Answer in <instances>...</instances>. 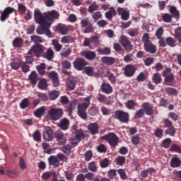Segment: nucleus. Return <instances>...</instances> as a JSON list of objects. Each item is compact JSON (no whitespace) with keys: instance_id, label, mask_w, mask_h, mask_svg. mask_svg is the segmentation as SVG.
Returning <instances> with one entry per match:
<instances>
[{"instance_id":"nucleus-1","label":"nucleus","mask_w":181,"mask_h":181,"mask_svg":"<svg viewBox=\"0 0 181 181\" xmlns=\"http://www.w3.org/2000/svg\"><path fill=\"white\" fill-rule=\"evenodd\" d=\"M34 19L35 23L40 25L36 29V33L37 35H45L48 37H52V32L49 30L52 23L46 21L45 18H42V12L39 8H35L34 11Z\"/></svg>"},{"instance_id":"nucleus-2","label":"nucleus","mask_w":181,"mask_h":181,"mask_svg":"<svg viewBox=\"0 0 181 181\" xmlns=\"http://www.w3.org/2000/svg\"><path fill=\"white\" fill-rule=\"evenodd\" d=\"M91 100V97L88 96L85 98V101L86 103H79L78 105V115L82 119H87V108L90 107V100Z\"/></svg>"},{"instance_id":"nucleus-3","label":"nucleus","mask_w":181,"mask_h":181,"mask_svg":"<svg viewBox=\"0 0 181 181\" xmlns=\"http://www.w3.org/2000/svg\"><path fill=\"white\" fill-rule=\"evenodd\" d=\"M102 141H107L112 148H115L119 142V138L113 132L108 133L100 137Z\"/></svg>"},{"instance_id":"nucleus-4","label":"nucleus","mask_w":181,"mask_h":181,"mask_svg":"<svg viewBox=\"0 0 181 181\" xmlns=\"http://www.w3.org/2000/svg\"><path fill=\"white\" fill-rule=\"evenodd\" d=\"M114 118L118 119L122 124H128V122H129V113L121 110H117L115 112Z\"/></svg>"},{"instance_id":"nucleus-5","label":"nucleus","mask_w":181,"mask_h":181,"mask_svg":"<svg viewBox=\"0 0 181 181\" xmlns=\"http://www.w3.org/2000/svg\"><path fill=\"white\" fill-rule=\"evenodd\" d=\"M63 109L52 107L48 111V115L52 121H59L63 117Z\"/></svg>"},{"instance_id":"nucleus-6","label":"nucleus","mask_w":181,"mask_h":181,"mask_svg":"<svg viewBox=\"0 0 181 181\" xmlns=\"http://www.w3.org/2000/svg\"><path fill=\"white\" fill-rule=\"evenodd\" d=\"M45 49L46 47H45V46L39 43H35L31 47L30 52H31V53H33L35 57H41L42 54L45 53Z\"/></svg>"},{"instance_id":"nucleus-7","label":"nucleus","mask_w":181,"mask_h":181,"mask_svg":"<svg viewBox=\"0 0 181 181\" xmlns=\"http://www.w3.org/2000/svg\"><path fill=\"white\" fill-rule=\"evenodd\" d=\"M119 42L122 46H123L126 52H131L134 48V45H132L131 41L129 40L125 35H122Z\"/></svg>"},{"instance_id":"nucleus-8","label":"nucleus","mask_w":181,"mask_h":181,"mask_svg":"<svg viewBox=\"0 0 181 181\" xmlns=\"http://www.w3.org/2000/svg\"><path fill=\"white\" fill-rule=\"evenodd\" d=\"M60 15L56 10H52L48 12L45 16H43L41 13V18L45 19L46 22H52L53 19H57Z\"/></svg>"},{"instance_id":"nucleus-9","label":"nucleus","mask_w":181,"mask_h":181,"mask_svg":"<svg viewBox=\"0 0 181 181\" xmlns=\"http://www.w3.org/2000/svg\"><path fill=\"white\" fill-rule=\"evenodd\" d=\"M53 129L50 128V127H47L45 128L42 132V138L45 142H50V141H53Z\"/></svg>"},{"instance_id":"nucleus-10","label":"nucleus","mask_w":181,"mask_h":181,"mask_svg":"<svg viewBox=\"0 0 181 181\" xmlns=\"http://www.w3.org/2000/svg\"><path fill=\"white\" fill-rule=\"evenodd\" d=\"M74 69L78 71H81L87 66V62L84 59L77 58L73 63Z\"/></svg>"},{"instance_id":"nucleus-11","label":"nucleus","mask_w":181,"mask_h":181,"mask_svg":"<svg viewBox=\"0 0 181 181\" xmlns=\"http://www.w3.org/2000/svg\"><path fill=\"white\" fill-rule=\"evenodd\" d=\"M54 137L58 141L59 145H64V144L67 142V137L65 136L64 133L60 130H57L54 132Z\"/></svg>"},{"instance_id":"nucleus-12","label":"nucleus","mask_w":181,"mask_h":181,"mask_svg":"<svg viewBox=\"0 0 181 181\" xmlns=\"http://www.w3.org/2000/svg\"><path fill=\"white\" fill-rule=\"evenodd\" d=\"M144 50L147 53L155 54V53H156L157 47L155 44H152V41H147L146 42H144Z\"/></svg>"},{"instance_id":"nucleus-13","label":"nucleus","mask_w":181,"mask_h":181,"mask_svg":"<svg viewBox=\"0 0 181 181\" xmlns=\"http://www.w3.org/2000/svg\"><path fill=\"white\" fill-rule=\"evenodd\" d=\"M135 71H136V69L132 64H127L124 69V74L126 77H133Z\"/></svg>"},{"instance_id":"nucleus-14","label":"nucleus","mask_w":181,"mask_h":181,"mask_svg":"<svg viewBox=\"0 0 181 181\" xmlns=\"http://www.w3.org/2000/svg\"><path fill=\"white\" fill-rule=\"evenodd\" d=\"M13 11H15V9L12 7H7L4 8L0 16L1 21L5 22L9 18L11 13H13Z\"/></svg>"},{"instance_id":"nucleus-15","label":"nucleus","mask_w":181,"mask_h":181,"mask_svg":"<svg viewBox=\"0 0 181 181\" xmlns=\"http://www.w3.org/2000/svg\"><path fill=\"white\" fill-rule=\"evenodd\" d=\"M88 132L79 129L75 134V138L78 142H81V139H88Z\"/></svg>"},{"instance_id":"nucleus-16","label":"nucleus","mask_w":181,"mask_h":181,"mask_svg":"<svg viewBox=\"0 0 181 181\" xmlns=\"http://www.w3.org/2000/svg\"><path fill=\"white\" fill-rule=\"evenodd\" d=\"M58 127H59L62 131H67V129L70 128V120L66 117L62 119Z\"/></svg>"},{"instance_id":"nucleus-17","label":"nucleus","mask_w":181,"mask_h":181,"mask_svg":"<svg viewBox=\"0 0 181 181\" xmlns=\"http://www.w3.org/2000/svg\"><path fill=\"white\" fill-rule=\"evenodd\" d=\"M88 129L92 135H95V134H98V131H100V126L97 122L90 123L88 126Z\"/></svg>"},{"instance_id":"nucleus-18","label":"nucleus","mask_w":181,"mask_h":181,"mask_svg":"<svg viewBox=\"0 0 181 181\" xmlns=\"http://www.w3.org/2000/svg\"><path fill=\"white\" fill-rule=\"evenodd\" d=\"M142 106L144 108L146 115H153V106L151 103L145 102Z\"/></svg>"},{"instance_id":"nucleus-19","label":"nucleus","mask_w":181,"mask_h":181,"mask_svg":"<svg viewBox=\"0 0 181 181\" xmlns=\"http://www.w3.org/2000/svg\"><path fill=\"white\" fill-rule=\"evenodd\" d=\"M28 78L30 80V84L36 86V84L37 83V81L39 80V76L37 75V73L35 72V71H33L29 75Z\"/></svg>"},{"instance_id":"nucleus-20","label":"nucleus","mask_w":181,"mask_h":181,"mask_svg":"<svg viewBox=\"0 0 181 181\" xmlns=\"http://www.w3.org/2000/svg\"><path fill=\"white\" fill-rule=\"evenodd\" d=\"M100 88L103 91V93H105V94H111L112 93V86L110 85V83H103Z\"/></svg>"},{"instance_id":"nucleus-21","label":"nucleus","mask_w":181,"mask_h":181,"mask_svg":"<svg viewBox=\"0 0 181 181\" xmlns=\"http://www.w3.org/2000/svg\"><path fill=\"white\" fill-rule=\"evenodd\" d=\"M170 165L171 168H180L181 166V160L177 156H174L171 158Z\"/></svg>"},{"instance_id":"nucleus-22","label":"nucleus","mask_w":181,"mask_h":181,"mask_svg":"<svg viewBox=\"0 0 181 181\" xmlns=\"http://www.w3.org/2000/svg\"><path fill=\"white\" fill-rule=\"evenodd\" d=\"M102 63L107 64V66H112L115 63V58L112 57H103L101 58Z\"/></svg>"},{"instance_id":"nucleus-23","label":"nucleus","mask_w":181,"mask_h":181,"mask_svg":"<svg viewBox=\"0 0 181 181\" xmlns=\"http://www.w3.org/2000/svg\"><path fill=\"white\" fill-rule=\"evenodd\" d=\"M48 162L49 164L51 165V166H54V168H59V159L57 157L54 156H51L48 158Z\"/></svg>"},{"instance_id":"nucleus-24","label":"nucleus","mask_w":181,"mask_h":181,"mask_svg":"<svg viewBox=\"0 0 181 181\" xmlns=\"http://www.w3.org/2000/svg\"><path fill=\"white\" fill-rule=\"evenodd\" d=\"M117 11L114 7H110V10L105 13V16L109 21H112V17L116 16Z\"/></svg>"},{"instance_id":"nucleus-25","label":"nucleus","mask_w":181,"mask_h":181,"mask_svg":"<svg viewBox=\"0 0 181 181\" xmlns=\"http://www.w3.org/2000/svg\"><path fill=\"white\" fill-rule=\"evenodd\" d=\"M165 77L164 81L166 86H173L175 84V75L173 74H170Z\"/></svg>"},{"instance_id":"nucleus-26","label":"nucleus","mask_w":181,"mask_h":181,"mask_svg":"<svg viewBox=\"0 0 181 181\" xmlns=\"http://www.w3.org/2000/svg\"><path fill=\"white\" fill-rule=\"evenodd\" d=\"M82 53L88 60H93V59H95V56H97L94 51H83Z\"/></svg>"},{"instance_id":"nucleus-27","label":"nucleus","mask_w":181,"mask_h":181,"mask_svg":"<svg viewBox=\"0 0 181 181\" xmlns=\"http://www.w3.org/2000/svg\"><path fill=\"white\" fill-rule=\"evenodd\" d=\"M57 30H58L61 35H67V33H69V27L66 25H58L57 26Z\"/></svg>"},{"instance_id":"nucleus-28","label":"nucleus","mask_w":181,"mask_h":181,"mask_svg":"<svg viewBox=\"0 0 181 181\" xmlns=\"http://www.w3.org/2000/svg\"><path fill=\"white\" fill-rule=\"evenodd\" d=\"M10 66L13 70H18V69L22 66V61L19 59H14L11 62Z\"/></svg>"},{"instance_id":"nucleus-29","label":"nucleus","mask_w":181,"mask_h":181,"mask_svg":"<svg viewBox=\"0 0 181 181\" xmlns=\"http://www.w3.org/2000/svg\"><path fill=\"white\" fill-rule=\"evenodd\" d=\"M48 95L50 101H53L59 98V95H60V92L59 90H54L52 91H49L48 93Z\"/></svg>"},{"instance_id":"nucleus-30","label":"nucleus","mask_w":181,"mask_h":181,"mask_svg":"<svg viewBox=\"0 0 181 181\" xmlns=\"http://www.w3.org/2000/svg\"><path fill=\"white\" fill-rule=\"evenodd\" d=\"M76 86H77V81L75 79H69L66 81V87L70 90V91L74 90V88H76Z\"/></svg>"},{"instance_id":"nucleus-31","label":"nucleus","mask_w":181,"mask_h":181,"mask_svg":"<svg viewBox=\"0 0 181 181\" xmlns=\"http://www.w3.org/2000/svg\"><path fill=\"white\" fill-rule=\"evenodd\" d=\"M88 165V168L90 172L95 173V172L98 170V165H97V161H91Z\"/></svg>"},{"instance_id":"nucleus-32","label":"nucleus","mask_w":181,"mask_h":181,"mask_svg":"<svg viewBox=\"0 0 181 181\" xmlns=\"http://www.w3.org/2000/svg\"><path fill=\"white\" fill-rule=\"evenodd\" d=\"M45 111H46L45 106H42L35 110L34 115L36 118H42V116L45 114Z\"/></svg>"},{"instance_id":"nucleus-33","label":"nucleus","mask_w":181,"mask_h":181,"mask_svg":"<svg viewBox=\"0 0 181 181\" xmlns=\"http://www.w3.org/2000/svg\"><path fill=\"white\" fill-rule=\"evenodd\" d=\"M170 13L172 15L171 16L173 18H175L176 19L179 18L180 16V13L175 6H173L170 8Z\"/></svg>"},{"instance_id":"nucleus-34","label":"nucleus","mask_w":181,"mask_h":181,"mask_svg":"<svg viewBox=\"0 0 181 181\" xmlns=\"http://www.w3.org/2000/svg\"><path fill=\"white\" fill-rule=\"evenodd\" d=\"M74 37H71V35H65L62 37L61 42L64 43V45L69 43H74Z\"/></svg>"},{"instance_id":"nucleus-35","label":"nucleus","mask_w":181,"mask_h":181,"mask_svg":"<svg viewBox=\"0 0 181 181\" xmlns=\"http://www.w3.org/2000/svg\"><path fill=\"white\" fill-rule=\"evenodd\" d=\"M6 175L9 176V177H11L12 179L15 177H18L19 175V170H8L6 171Z\"/></svg>"},{"instance_id":"nucleus-36","label":"nucleus","mask_w":181,"mask_h":181,"mask_svg":"<svg viewBox=\"0 0 181 181\" xmlns=\"http://www.w3.org/2000/svg\"><path fill=\"white\" fill-rule=\"evenodd\" d=\"M22 45H23V39L19 37H16L13 40V46L14 47H21Z\"/></svg>"},{"instance_id":"nucleus-37","label":"nucleus","mask_w":181,"mask_h":181,"mask_svg":"<svg viewBox=\"0 0 181 181\" xmlns=\"http://www.w3.org/2000/svg\"><path fill=\"white\" fill-rule=\"evenodd\" d=\"M165 134L166 135H170V136H175V135H176V129L173 126L168 127L165 131Z\"/></svg>"},{"instance_id":"nucleus-38","label":"nucleus","mask_w":181,"mask_h":181,"mask_svg":"<svg viewBox=\"0 0 181 181\" xmlns=\"http://www.w3.org/2000/svg\"><path fill=\"white\" fill-rule=\"evenodd\" d=\"M165 42L168 46H170V47H176V40L173 39L172 37H168L165 39Z\"/></svg>"},{"instance_id":"nucleus-39","label":"nucleus","mask_w":181,"mask_h":181,"mask_svg":"<svg viewBox=\"0 0 181 181\" xmlns=\"http://www.w3.org/2000/svg\"><path fill=\"white\" fill-rule=\"evenodd\" d=\"M83 73L87 74L89 77H92V76H94V68L91 66H85L83 69Z\"/></svg>"},{"instance_id":"nucleus-40","label":"nucleus","mask_w":181,"mask_h":181,"mask_svg":"<svg viewBox=\"0 0 181 181\" xmlns=\"http://www.w3.org/2000/svg\"><path fill=\"white\" fill-rule=\"evenodd\" d=\"M98 54L106 55L111 54V49L108 47L98 49Z\"/></svg>"},{"instance_id":"nucleus-41","label":"nucleus","mask_w":181,"mask_h":181,"mask_svg":"<svg viewBox=\"0 0 181 181\" xmlns=\"http://www.w3.org/2000/svg\"><path fill=\"white\" fill-rule=\"evenodd\" d=\"M29 105H30V103L29 102L28 98H24L20 103V108H21V110H25V108H28Z\"/></svg>"},{"instance_id":"nucleus-42","label":"nucleus","mask_w":181,"mask_h":181,"mask_svg":"<svg viewBox=\"0 0 181 181\" xmlns=\"http://www.w3.org/2000/svg\"><path fill=\"white\" fill-rule=\"evenodd\" d=\"M52 45L54 46V49L56 52H60L62 50V49L63 48V45H62V44L59 43V40H53Z\"/></svg>"},{"instance_id":"nucleus-43","label":"nucleus","mask_w":181,"mask_h":181,"mask_svg":"<svg viewBox=\"0 0 181 181\" xmlns=\"http://www.w3.org/2000/svg\"><path fill=\"white\" fill-rule=\"evenodd\" d=\"M54 57V52L52 49H48L46 53L44 54V57L47 60H52Z\"/></svg>"},{"instance_id":"nucleus-44","label":"nucleus","mask_w":181,"mask_h":181,"mask_svg":"<svg viewBox=\"0 0 181 181\" xmlns=\"http://www.w3.org/2000/svg\"><path fill=\"white\" fill-rule=\"evenodd\" d=\"M153 81L156 84H160V83H162V76H160V74L159 73L154 74L153 76Z\"/></svg>"},{"instance_id":"nucleus-45","label":"nucleus","mask_w":181,"mask_h":181,"mask_svg":"<svg viewBox=\"0 0 181 181\" xmlns=\"http://www.w3.org/2000/svg\"><path fill=\"white\" fill-rule=\"evenodd\" d=\"M165 92L168 95H176V94H177V90H176V88H169V87L165 88Z\"/></svg>"},{"instance_id":"nucleus-46","label":"nucleus","mask_w":181,"mask_h":181,"mask_svg":"<svg viewBox=\"0 0 181 181\" xmlns=\"http://www.w3.org/2000/svg\"><path fill=\"white\" fill-rule=\"evenodd\" d=\"M126 107L128 110H134L136 107V103L134 100H129L126 103Z\"/></svg>"},{"instance_id":"nucleus-47","label":"nucleus","mask_w":181,"mask_h":181,"mask_svg":"<svg viewBox=\"0 0 181 181\" xmlns=\"http://www.w3.org/2000/svg\"><path fill=\"white\" fill-rule=\"evenodd\" d=\"M38 88H40V90H46V88H47V81L46 79H42L38 83Z\"/></svg>"},{"instance_id":"nucleus-48","label":"nucleus","mask_w":181,"mask_h":181,"mask_svg":"<svg viewBox=\"0 0 181 181\" xmlns=\"http://www.w3.org/2000/svg\"><path fill=\"white\" fill-rule=\"evenodd\" d=\"M171 144L172 139H170V138H167L162 141L163 148H165V149H169Z\"/></svg>"},{"instance_id":"nucleus-49","label":"nucleus","mask_w":181,"mask_h":181,"mask_svg":"<svg viewBox=\"0 0 181 181\" xmlns=\"http://www.w3.org/2000/svg\"><path fill=\"white\" fill-rule=\"evenodd\" d=\"M33 138L35 142H39V141L42 140V134H40V131L37 130L33 134Z\"/></svg>"},{"instance_id":"nucleus-50","label":"nucleus","mask_w":181,"mask_h":181,"mask_svg":"<svg viewBox=\"0 0 181 181\" xmlns=\"http://www.w3.org/2000/svg\"><path fill=\"white\" fill-rule=\"evenodd\" d=\"M98 8H100V6L95 3H93L89 6L88 12H89V13H93V12L95 11H98Z\"/></svg>"},{"instance_id":"nucleus-51","label":"nucleus","mask_w":181,"mask_h":181,"mask_svg":"<svg viewBox=\"0 0 181 181\" xmlns=\"http://www.w3.org/2000/svg\"><path fill=\"white\" fill-rule=\"evenodd\" d=\"M25 60H26V63L28 64H32V63H33L34 62L33 54L30 51H29L27 54V56H25Z\"/></svg>"},{"instance_id":"nucleus-52","label":"nucleus","mask_w":181,"mask_h":181,"mask_svg":"<svg viewBox=\"0 0 181 181\" xmlns=\"http://www.w3.org/2000/svg\"><path fill=\"white\" fill-rule=\"evenodd\" d=\"M100 168H102L103 169L108 168V166L110 165V159L107 158H104L100 161Z\"/></svg>"},{"instance_id":"nucleus-53","label":"nucleus","mask_w":181,"mask_h":181,"mask_svg":"<svg viewBox=\"0 0 181 181\" xmlns=\"http://www.w3.org/2000/svg\"><path fill=\"white\" fill-rule=\"evenodd\" d=\"M31 41L34 43H43V40L42 39V37L39 35H33L31 36Z\"/></svg>"},{"instance_id":"nucleus-54","label":"nucleus","mask_w":181,"mask_h":181,"mask_svg":"<svg viewBox=\"0 0 181 181\" xmlns=\"http://www.w3.org/2000/svg\"><path fill=\"white\" fill-rule=\"evenodd\" d=\"M21 70L23 73H28V71H30V66L27 62H21Z\"/></svg>"},{"instance_id":"nucleus-55","label":"nucleus","mask_w":181,"mask_h":181,"mask_svg":"<svg viewBox=\"0 0 181 181\" xmlns=\"http://www.w3.org/2000/svg\"><path fill=\"white\" fill-rule=\"evenodd\" d=\"M18 11L19 13H21V14L26 13V6H25L21 3H18Z\"/></svg>"},{"instance_id":"nucleus-56","label":"nucleus","mask_w":181,"mask_h":181,"mask_svg":"<svg viewBox=\"0 0 181 181\" xmlns=\"http://www.w3.org/2000/svg\"><path fill=\"white\" fill-rule=\"evenodd\" d=\"M85 160L86 162H90L91 160V158H93V151L91 150L87 151L85 154Z\"/></svg>"},{"instance_id":"nucleus-57","label":"nucleus","mask_w":181,"mask_h":181,"mask_svg":"<svg viewBox=\"0 0 181 181\" xmlns=\"http://www.w3.org/2000/svg\"><path fill=\"white\" fill-rule=\"evenodd\" d=\"M116 163L119 166H122L125 163V157L124 156H117L116 158Z\"/></svg>"},{"instance_id":"nucleus-58","label":"nucleus","mask_w":181,"mask_h":181,"mask_svg":"<svg viewBox=\"0 0 181 181\" xmlns=\"http://www.w3.org/2000/svg\"><path fill=\"white\" fill-rule=\"evenodd\" d=\"M144 114H145V110L139 109L136 111L135 118H136V119L142 118V117H144Z\"/></svg>"},{"instance_id":"nucleus-59","label":"nucleus","mask_w":181,"mask_h":181,"mask_svg":"<svg viewBox=\"0 0 181 181\" xmlns=\"http://www.w3.org/2000/svg\"><path fill=\"white\" fill-rule=\"evenodd\" d=\"M145 66L147 67H149V66H151L153 64V62H155V59L152 57H147L146 59L144 60Z\"/></svg>"},{"instance_id":"nucleus-60","label":"nucleus","mask_w":181,"mask_h":181,"mask_svg":"<svg viewBox=\"0 0 181 181\" xmlns=\"http://www.w3.org/2000/svg\"><path fill=\"white\" fill-rule=\"evenodd\" d=\"M115 176H117V170L111 169L108 171L107 177H109V179H111V180H112V179H114Z\"/></svg>"},{"instance_id":"nucleus-61","label":"nucleus","mask_w":181,"mask_h":181,"mask_svg":"<svg viewBox=\"0 0 181 181\" xmlns=\"http://www.w3.org/2000/svg\"><path fill=\"white\" fill-rule=\"evenodd\" d=\"M162 18L163 22H165L166 23H170V22H172V16L169 13H165Z\"/></svg>"},{"instance_id":"nucleus-62","label":"nucleus","mask_w":181,"mask_h":181,"mask_svg":"<svg viewBox=\"0 0 181 181\" xmlns=\"http://www.w3.org/2000/svg\"><path fill=\"white\" fill-rule=\"evenodd\" d=\"M163 28L160 27L156 31L155 36L157 37V39H160L162 37V35H163Z\"/></svg>"},{"instance_id":"nucleus-63","label":"nucleus","mask_w":181,"mask_h":181,"mask_svg":"<svg viewBox=\"0 0 181 181\" xmlns=\"http://www.w3.org/2000/svg\"><path fill=\"white\" fill-rule=\"evenodd\" d=\"M141 138L139 137V135L133 136L132 137V143L133 145H139V141Z\"/></svg>"},{"instance_id":"nucleus-64","label":"nucleus","mask_w":181,"mask_h":181,"mask_svg":"<svg viewBox=\"0 0 181 181\" xmlns=\"http://www.w3.org/2000/svg\"><path fill=\"white\" fill-rule=\"evenodd\" d=\"M155 136H156V138H162V136H163V129L160 128L156 129L155 131Z\"/></svg>"}]
</instances>
